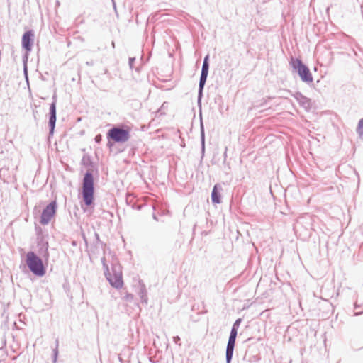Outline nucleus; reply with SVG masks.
<instances>
[{
  "mask_svg": "<svg viewBox=\"0 0 363 363\" xmlns=\"http://www.w3.org/2000/svg\"><path fill=\"white\" fill-rule=\"evenodd\" d=\"M208 55H207L204 58V61H203V67H202L201 74H206V75H208Z\"/></svg>",
  "mask_w": 363,
  "mask_h": 363,
  "instance_id": "obj_11",
  "label": "nucleus"
},
{
  "mask_svg": "<svg viewBox=\"0 0 363 363\" xmlns=\"http://www.w3.org/2000/svg\"><path fill=\"white\" fill-rule=\"evenodd\" d=\"M235 338L229 337L227 350H226V359L228 362H229L233 357V350L235 344Z\"/></svg>",
  "mask_w": 363,
  "mask_h": 363,
  "instance_id": "obj_9",
  "label": "nucleus"
},
{
  "mask_svg": "<svg viewBox=\"0 0 363 363\" xmlns=\"http://www.w3.org/2000/svg\"><path fill=\"white\" fill-rule=\"evenodd\" d=\"M26 264L35 275L38 277L45 275L46 270L43 261L33 252H28L27 253Z\"/></svg>",
  "mask_w": 363,
  "mask_h": 363,
  "instance_id": "obj_3",
  "label": "nucleus"
},
{
  "mask_svg": "<svg viewBox=\"0 0 363 363\" xmlns=\"http://www.w3.org/2000/svg\"><path fill=\"white\" fill-rule=\"evenodd\" d=\"M207 76L208 75H206V74H201L200 82H199V88H200L201 91L203 89V86L206 83Z\"/></svg>",
  "mask_w": 363,
  "mask_h": 363,
  "instance_id": "obj_13",
  "label": "nucleus"
},
{
  "mask_svg": "<svg viewBox=\"0 0 363 363\" xmlns=\"http://www.w3.org/2000/svg\"><path fill=\"white\" fill-rule=\"evenodd\" d=\"M105 275L113 287L116 289H121L123 287L122 269L120 264H116L113 265L111 271L107 267Z\"/></svg>",
  "mask_w": 363,
  "mask_h": 363,
  "instance_id": "obj_4",
  "label": "nucleus"
},
{
  "mask_svg": "<svg viewBox=\"0 0 363 363\" xmlns=\"http://www.w3.org/2000/svg\"><path fill=\"white\" fill-rule=\"evenodd\" d=\"M211 199L213 203H220V194L218 192V185L216 184L213 189L211 194Z\"/></svg>",
  "mask_w": 363,
  "mask_h": 363,
  "instance_id": "obj_10",
  "label": "nucleus"
},
{
  "mask_svg": "<svg viewBox=\"0 0 363 363\" xmlns=\"http://www.w3.org/2000/svg\"><path fill=\"white\" fill-rule=\"evenodd\" d=\"M357 132L359 134V137L363 138V118L359 120L357 128Z\"/></svg>",
  "mask_w": 363,
  "mask_h": 363,
  "instance_id": "obj_12",
  "label": "nucleus"
},
{
  "mask_svg": "<svg viewBox=\"0 0 363 363\" xmlns=\"http://www.w3.org/2000/svg\"><path fill=\"white\" fill-rule=\"evenodd\" d=\"M131 128L129 126L123 128L114 127L107 133L108 145L111 146L113 143H124L128 141L130 138Z\"/></svg>",
  "mask_w": 363,
  "mask_h": 363,
  "instance_id": "obj_1",
  "label": "nucleus"
},
{
  "mask_svg": "<svg viewBox=\"0 0 363 363\" xmlns=\"http://www.w3.org/2000/svg\"><path fill=\"white\" fill-rule=\"evenodd\" d=\"M50 116L49 119V125L50 128V134H52L55 129L56 122V104L55 102L52 103L50 107Z\"/></svg>",
  "mask_w": 363,
  "mask_h": 363,
  "instance_id": "obj_8",
  "label": "nucleus"
},
{
  "mask_svg": "<svg viewBox=\"0 0 363 363\" xmlns=\"http://www.w3.org/2000/svg\"><path fill=\"white\" fill-rule=\"evenodd\" d=\"M296 68L301 79L306 82H312L313 77L308 69L300 60L296 61Z\"/></svg>",
  "mask_w": 363,
  "mask_h": 363,
  "instance_id": "obj_6",
  "label": "nucleus"
},
{
  "mask_svg": "<svg viewBox=\"0 0 363 363\" xmlns=\"http://www.w3.org/2000/svg\"><path fill=\"white\" fill-rule=\"evenodd\" d=\"M241 323V319H238L233 324V328H236L237 329L238 328L240 324Z\"/></svg>",
  "mask_w": 363,
  "mask_h": 363,
  "instance_id": "obj_16",
  "label": "nucleus"
},
{
  "mask_svg": "<svg viewBox=\"0 0 363 363\" xmlns=\"http://www.w3.org/2000/svg\"><path fill=\"white\" fill-rule=\"evenodd\" d=\"M95 140L97 143L101 142V135H96V138H95Z\"/></svg>",
  "mask_w": 363,
  "mask_h": 363,
  "instance_id": "obj_17",
  "label": "nucleus"
},
{
  "mask_svg": "<svg viewBox=\"0 0 363 363\" xmlns=\"http://www.w3.org/2000/svg\"><path fill=\"white\" fill-rule=\"evenodd\" d=\"M34 34L33 31H26L22 37V46L26 52H29L32 49Z\"/></svg>",
  "mask_w": 363,
  "mask_h": 363,
  "instance_id": "obj_7",
  "label": "nucleus"
},
{
  "mask_svg": "<svg viewBox=\"0 0 363 363\" xmlns=\"http://www.w3.org/2000/svg\"><path fill=\"white\" fill-rule=\"evenodd\" d=\"M294 97L298 100V101H303V102H308L309 101V100L305 97L304 96H303L301 93H296L294 94Z\"/></svg>",
  "mask_w": 363,
  "mask_h": 363,
  "instance_id": "obj_14",
  "label": "nucleus"
},
{
  "mask_svg": "<svg viewBox=\"0 0 363 363\" xmlns=\"http://www.w3.org/2000/svg\"><path fill=\"white\" fill-rule=\"evenodd\" d=\"M56 211V201H52L49 205L46 206V208L43 210L41 218L40 223L43 225L48 224L52 218L55 216Z\"/></svg>",
  "mask_w": 363,
  "mask_h": 363,
  "instance_id": "obj_5",
  "label": "nucleus"
},
{
  "mask_svg": "<svg viewBox=\"0 0 363 363\" xmlns=\"http://www.w3.org/2000/svg\"><path fill=\"white\" fill-rule=\"evenodd\" d=\"M94 179L91 173L85 174L83 180L82 196L86 206H91L94 203Z\"/></svg>",
  "mask_w": 363,
  "mask_h": 363,
  "instance_id": "obj_2",
  "label": "nucleus"
},
{
  "mask_svg": "<svg viewBox=\"0 0 363 363\" xmlns=\"http://www.w3.org/2000/svg\"><path fill=\"white\" fill-rule=\"evenodd\" d=\"M237 333H238V329L236 328H233L231 330V332H230V337H233V338L236 339Z\"/></svg>",
  "mask_w": 363,
  "mask_h": 363,
  "instance_id": "obj_15",
  "label": "nucleus"
}]
</instances>
